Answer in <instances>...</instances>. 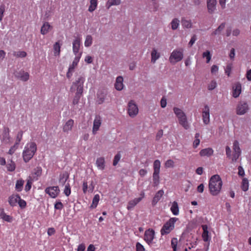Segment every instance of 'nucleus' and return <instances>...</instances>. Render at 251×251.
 <instances>
[{
    "mask_svg": "<svg viewBox=\"0 0 251 251\" xmlns=\"http://www.w3.org/2000/svg\"><path fill=\"white\" fill-rule=\"evenodd\" d=\"M223 182L220 176L215 175L211 176L209 182V189L213 196L218 195L221 190Z\"/></svg>",
    "mask_w": 251,
    "mask_h": 251,
    "instance_id": "obj_1",
    "label": "nucleus"
},
{
    "mask_svg": "<svg viewBox=\"0 0 251 251\" xmlns=\"http://www.w3.org/2000/svg\"><path fill=\"white\" fill-rule=\"evenodd\" d=\"M37 151V145L35 142H29L26 144L22 153L24 161L27 163L33 157Z\"/></svg>",
    "mask_w": 251,
    "mask_h": 251,
    "instance_id": "obj_2",
    "label": "nucleus"
},
{
    "mask_svg": "<svg viewBox=\"0 0 251 251\" xmlns=\"http://www.w3.org/2000/svg\"><path fill=\"white\" fill-rule=\"evenodd\" d=\"M173 109L180 125L185 129H189L190 125L185 113L181 109L177 107H174Z\"/></svg>",
    "mask_w": 251,
    "mask_h": 251,
    "instance_id": "obj_3",
    "label": "nucleus"
},
{
    "mask_svg": "<svg viewBox=\"0 0 251 251\" xmlns=\"http://www.w3.org/2000/svg\"><path fill=\"white\" fill-rule=\"evenodd\" d=\"M85 81V77L84 75L79 76L75 81L73 82L72 85L70 88V91L73 92L76 90V93H82Z\"/></svg>",
    "mask_w": 251,
    "mask_h": 251,
    "instance_id": "obj_4",
    "label": "nucleus"
},
{
    "mask_svg": "<svg viewBox=\"0 0 251 251\" xmlns=\"http://www.w3.org/2000/svg\"><path fill=\"white\" fill-rule=\"evenodd\" d=\"M178 220L177 218H170L162 226L160 232L162 235L168 234L173 230L175 227V223Z\"/></svg>",
    "mask_w": 251,
    "mask_h": 251,
    "instance_id": "obj_5",
    "label": "nucleus"
},
{
    "mask_svg": "<svg viewBox=\"0 0 251 251\" xmlns=\"http://www.w3.org/2000/svg\"><path fill=\"white\" fill-rule=\"evenodd\" d=\"M183 57V53L181 49L174 50L169 57V61L172 64H175L180 61Z\"/></svg>",
    "mask_w": 251,
    "mask_h": 251,
    "instance_id": "obj_6",
    "label": "nucleus"
},
{
    "mask_svg": "<svg viewBox=\"0 0 251 251\" xmlns=\"http://www.w3.org/2000/svg\"><path fill=\"white\" fill-rule=\"evenodd\" d=\"M138 108L136 104L132 100L128 103L127 112L131 118L135 117L138 113Z\"/></svg>",
    "mask_w": 251,
    "mask_h": 251,
    "instance_id": "obj_7",
    "label": "nucleus"
},
{
    "mask_svg": "<svg viewBox=\"0 0 251 251\" xmlns=\"http://www.w3.org/2000/svg\"><path fill=\"white\" fill-rule=\"evenodd\" d=\"M202 119L204 125H207L210 123V108L208 105L204 106L202 111Z\"/></svg>",
    "mask_w": 251,
    "mask_h": 251,
    "instance_id": "obj_8",
    "label": "nucleus"
},
{
    "mask_svg": "<svg viewBox=\"0 0 251 251\" xmlns=\"http://www.w3.org/2000/svg\"><path fill=\"white\" fill-rule=\"evenodd\" d=\"M217 0H206V6L209 14H212L217 10Z\"/></svg>",
    "mask_w": 251,
    "mask_h": 251,
    "instance_id": "obj_9",
    "label": "nucleus"
},
{
    "mask_svg": "<svg viewBox=\"0 0 251 251\" xmlns=\"http://www.w3.org/2000/svg\"><path fill=\"white\" fill-rule=\"evenodd\" d=\"M102 123V118L99 115L95 116L92 128V133L94 135H95L97 131L99 130L100 127Z\"/></svg>",
    "mask_w": 251,
    "mask_h": 251,
    "instance_id": "obj_10",
    "label": "nucleus"
},
{
    "mask_svg": "<svg viewBox=\"0 0 251 251\" xmlns=\"http://www.w3.org/2000/svg\"><path fill=\"white\" fill-rule=\"evenodd\" d=\"M154 238V231L152 229H149L145 231L144 240L149 244H152Z\"/></svg>",
    "mask_w": 251,
    "mask_h": 251,
    "instance_id": "obj_11",
    "label": "nucleus"
},
{
    "mask_svg": "<svg viewBox=\"0 0 251 251\" xmlns=\"http://www.w3.org/2000/svg\"><path fill=\"white\" fill-rule=\"evenodd\" d=\"M59 192L60 190L58 186L49 187L45 189V192L52 198H55L59 194Z\"/></svg>",
    "mask_w": 251,
    "mask_h": 251,
    "instance_id": "obj_12",
    "label": "nucleus"
},
{
    "mask_svg": "<svg viewBox=\"0 0 251 251\" xmlns=\"http://www.w3.org/2000/svg\"><path fill=\"white\" fill-rule=\"evenodd\" d=\"M249 110L248 105L246 102H240L236 108L238 115H242L245 114Z\"/></svg>",
    "mask_w": 251,
    "mask_h": 251,
    "instance_id": "obj_13",
    "label": "nucleus"
},
{
    "mask_svg": "<svg viewBox=\"0 0 251 251\" xmlns=\"http://www.w3.org/2000/svg\"><path fill=\"white\" fill-rule=\"evenodd\" d=\"M145 193L144 192H142L140 194V197L135 198L133 200L130 201L127 206L128 210L132 209L137 204H138L144 197Z\"/></svg>",
    "mask_w": 251,
    "mask_h": 251,
    "instance_id": "obj_14",
    "label": "nucleus"
},
{
    "mask_svg": "<svg viewBox=\"0 0 251 251\" xmlns=\"http://www.w3.org/2000/svg\"><path fill=\"white\" fill-rule=\"evenodd\" d=\"M15 76L22 81H26L29 78V75L28 73L21 70L16 73Z\"/></svg>",
    "mask_w": 251,
    "mask_h": 251,
    "instance_id": "obj_15",
    "label": "nucleus"
},
{
    "mask_svg": "<svg viewBox=\"0 0 251 251\" xmlns=\"http://www.w3.org/2000/svg\"><path fill=\"white\" fill-rule=\"evenodd\" d=\"M233 149L234 151V153L233 154V158L236 160L240 156L241 152V149L239 147V144L238 141H234L233 145Z\"/></svg>",
    "mask_w": 251,
    "mask_h": 251,
    "instance_id": "obj_16",
    "label": "nucleus"
},
{
    "mask_svg": "<svg viewBox=\"0 0 251 251\" xmlns=\"http://www.w3.org/2000/svg\"><path fill=\"white\" fill-rule=\"evenodd\" d=\"M241 92V84L239 82H236L233 86L232 96L234 98L239 97Z\"/></svg>",
    "mask_w": 251,
    "mask_h": 251,
    "instance_id": "obj_17",
    "label": "nucleus"
},
{
    "mask_svg": "<svg viewBox=\"0 0 251 251\" xmlns=\"http://www.w3.org/2000/svg\"><path fill=\"white\" fill-rule=\"evenodd\" d=\"M80 45V38L79 37L76 38L73 43V50L75 55L79 54V50Z\"/></svg>",
    "mask_w": 251,
    "mask_h": 251,
    "instance_id": "obj_18",
    "label": "nucleus"
},
{
    "mask_svg": "<svg viewBox=\"0 0 251 251\" xmlns=\"http://www.w3.org/2000/svg\"><path fill=\"white\" fill-rule=\"evenodd\" d=\"M123 77L119 76L116 78V82L115 83V88L118 91H121L124 88Z\"/></svg>",
    "mask_w": 251,
    "mask_h": 251,
    "instance_id": "obj_19",
    "label": "nucleus"
},
{
    "mask_svg": "<svg viewBox=\"0 0 251 251\" xmlns=\"http://www.w3.org/2000/svg\"><path fill=\"white\" fill-rule=\"evenodd\" d=\"M203 229V233L202 234V237L204 241L208 242L210 240V237L209 236V232L208 231V226L206 225L202 226Z\"/></svg>",
    "mask_w": 251,
    "mask_h": 251,
    "instance_id": "obj_20",
    "label": "nucleus"
},
{
    "mask_svg": "<svg viewBox=\"0 0 251 251\" xmlns=\"http://www.w3.org/2000/svg\"><path fill=\"white\" fill-rule=\"evenodd\" d=\"M69 177V174L65 172L63 173H61L59 175V183L60 185L62 186H64L67 181V180L68 179Z\"/></svg>",
    "mask_w": 251,
    "mask_h": 251,
    "instance_id": "obj_21",
    "label": "nucleus"
},
{
    "mask_svg": "<svg viewBox=\"0 0 251 251\" xmlns=\"http://www.w3.org/2000/svg\"><path fill=\"white\" fill-rule=\"evenodd\" d=\"M74 124V121L72 119H69L67 121L63 127V131L65 132H68L72 130Z\"/></svg>",
    "mask_w": 251,
    "mask_h": 251,
    "instance_id": "obj_22",
    "label": "nucleus"
},
{
    "mask_svg": "<svg viewBox=\"0 0 251 251\" xmlns=\"http://www.w3.org/2000/svg\"><path fill=\"white\" fill-rule=\"evenodd\" d=\"M20 199V196L18 194L12 195L9 197L8 202L11 206H16L18 203V200Z\"/></svg>",
    "mask_w": 251,
    "mask_h": 251,
    "instance_id": "obj_23",
    "label": "nucleus"
},
{
    "mask_svg": "<svg viewBox=\"0 0 251 251\" xmlns=\"http://www.w3.org/2000/svg\"><path fill=\"white\" fill-rule=\"evenodd\" d=\"M96 165L99 170H104L105 168V160L104 157H98L96 160Z\"/></svg>",
    "mask_w": 251,
    "mask_h": 251,
    "instance_id": "obj_24",
    "label": "nucleus"
},
{
    "mask_svg": "<svg viewBox=\"0 0 251 251\" xmlns=\"http://www.w3.org/2000/svg\"><path fill=\"white\" fill-rule=\"evenodd\" d=\"M164 194V191L163 190H159L155 195L152 201V204L155 205L158 201L161 199Z\"/></svg>",
    "mask_w": 251,
    "mask_h": 251,
    "instance_id": "obj_25",
    "label": "nucleus"
},
{
    "mask_svg": "<svg viewBox=\"0 0 251 251\" xmlns=\"http://www.w3.org/2000/svg\"><path fill=\"white\" fill-rule=\"evenodd\" d=\"M160 57V53L157 51L156 49L153 48L151 52V62L153 63H155Z\"/></svg>",
    "mask_w": 251,
    "mask_h": 251,
    "instance_id": "obj_26",
    "label": "nucleus"
},
{
    "mask_svg": "<svg viewBox=\"0 0 251 251\" xmlns=\"http://www.w3.org/2000/svg\"><path fill=\"white\" fill-rule=\"evenodd\" d=\"M213 153V150L210 148H208L201 150L200 152V155L201 156H210Z\"/></svg>",
    "mask_w": 251,
    "mask_h": 251,
    "instance_id": "obj_27",
    "label": "nucleus"
},
{
    "mask_svg": "<svg viewBox=\"0 0 251 251\" xmlns=\"http://www.w3.org/2000/svg\"><path fill=\"white\" fill-rule=\"evenodd\" d=\"M9 129L5 127L2 134L1 140L5 143H7L9 141Z\"/></svg>",
    "mask_w": 251,
    "mask_h": 251,
    "instance_id": "obj_28",
    "label": "nucleus"
},
{
    "mask_svg": "<svg viewBox=\"0 0 251 251\" xmlns=\"http://www.w3.org/2000/svg\"><path fill=\"white\" fill-rule=\"evenodd\" d=\"M170 210L174 215L176 216L179 214V207L177 202L175 201L172 203Z\"/></svg>",
    "mask_w": 251,
    "mask_h": 251,
    "instance_id": "obj_29",
    "label": "nucleus"
},
{
    "mask_svg": "<svg viewBox=\"0 0 251 251\" xmlns=\"http://www.w3.org/2000/svg\"><path fill=\"white\" fill-rule=\"evenodd\" d=\"M181 25L183 28H191L192 27V23L190 20H187L185 18L181 19Z\"/></svg>",
    "mask_w": 251,
    "mask_h": 251,
    "instance_id": "obj_30",
    "label": "nucleus"
},
{
    "mask_svg": "<svg viewBox=\"0 0 251 251\" xmlns=\"http://www.w3.org/2000/svg\"><path fill=\"white\" fill-rule=\"evenodd\" d=\"M51 26L48 22H45L41 28V33L43 35L47 34Z\"/></svg>",
    "mask_w": 251,
    "mask_h": 251,
    "instance_id": "obj_31",
    "label": "nucleus"
},
{
    "mask_svg": "<svg viewBox=\"0 0 251 251\" xmlns=\"http://www.w3.org/2000/svg\"><path fill=\"white\" fill-rule=\"evenodd\" d=\"M61 46L59 42H56L53 45V49L54 55L55 56H59L60 53Z\"/></svg>",
    "mask_w": 251,
    "mask_h": 251,
    "instance_id": "obj_32",
    "label": "nucleus"
},
{
    "mask_svg": "<svg viewBox=\"0 0 251 251\" xmlns=\"http://www.w3.org/2000/svg\"><path fill=\"white\" fill-rule=\"evenodd\" d=\"M90 5L88 8V11L90 12H93L95 11L98 6V0H90Z\"/></svg>",
    "mask_w": 251,
    "mask_h": 251,
    "instance_id": "obj_33",
    "label": "nucleus"
},
{
    "mask_svg": "<svg viewBox=\"0 0 251 251\" xmlns=\"http://www.w3.org/2000/svg\"><path fill=\"white\" fill-rule=\"evenodd\" d=\"M121 3V0H108L106 3V7L109 9L113 5H118Z\"/></svg>",
    "mask_w": 251,
    "mask_h": 251,
    "instance_id": "obj_34",
    "label": "nucleus"
},
{
    "mask_svg": "<svg viewBox=\"0 0 251 251\" xmlns=\"http://www.w3.org/2000/svg\"><path fill=\"white\" fill-rule=\"evenodd\" d=\"M180 21L177 18H174L171 21L170 24L171 25V28L173 30H176L179 25Z\"/></svg>",
    "mask_w": 251,
    "mask_h": 251,
    "instance_id": "obj_35",
    "label": "nucleus"
},
{
    "mask_svg": "<svg viewBox=\"0 0 251 251\" xmlns=\"http://www.w3.org/2000/svg\"><path fill=\"white\" fill-rule=\"evenodd\" d=\"M159 172H153L152 177H153V183L154 186H157L159 183Z\"/></svg>",
    "mask_w": 251,
    "mask_h": 251,
    "instance_id": "obj_36",
    "label": "nucleus"
},
{
    "mask_svg": "<svg viewBox=\"0 0 251 251\" xmlns=\"http://www.w3.org/2000/svg\"><path fill=\"white\" fill-rule=\"evenodd\" d=\"M226 23H222L212 33V35H216L218 34H219L225 28V27Z\"/></svg>",
    "mask_w": 251,
    "mask_h": 251,
    "instance_id": "obj_37",
    "label": "nucleus"
},
{
    "mask_svg": "<svg viewBox=\"0 0 251 251\" xmlns=\"http://www.w3.org/2000/svg\"><path fill=\"white\" fill-rule=\"evenodd\" d=\"M93 43V37L90 35H87L86 36L85 42H84V46L86 47H89L91 46Z\"/></svg>",
    "mask_w": 251,
    "mask_h": 251,
    "instance_id": "obj_38",
    "label": "nucleus"
},
{
    "mask_svg": "<svg viewBox=\"0 0 251 251\" xmlns=\"http://www.w3.org/2000/svg\"><path fill=\"white\" fill-rule=\"evenodd\" d=\"M24 181L22 179L18 180L16 181L15 189L17 191L20 192L22 190Z\"/></svg>",
    "mask_w": 251,
    "mask_h": 251,
    "instance_id": "obj_39",
    "label": "nucleus"
},
{
    "mask_svg": "<svg viewBox=\"0 0 251 251\" xmlns=\"http://www.w3.org/2000/svg\"><path fill=\"white\" fill-rule=\"evenodd\" d=\"M26 52L25 51H14L13 55L16 57L24 58L26 56Z\"/></svg>",
    "mask_w": 251,
    "mask_h": 251,
    "instance_id": "obj_40",
    "label": "nucleus"
},
{
    "mask_svg": "<svg viewBox=\"0 0 251 251\" xmlns=\"http://www.w3.org/2000/svg\"><path fill=\"white\" fill-rule=\"evenodd\" d=\"M0 218L3 220L8 222H11L12 218L9 215H7L3 211L1 212L0 213Z\"/></svg>",
    "mask_w": 251,
    "mask_h": 251,
    "instance_id": "obj_41",
    "label": "nucleus"
},
{
    "mask_svg": "<svg viewBox=\"0 0 251 251\" xmlns=\"http://www.w3.org/2000/svg\"><path fill=\"white\" fill-rule=\"evenodd\" d=\"M161 166L160 161L157 159L153 162V172H159Z\"/></svg>",
    "mask_w": 251,
    "mask_h": 251,
    "instance_id": "obj_42",
    "label": "nucleus"
},
{
    "mask_svg": "<svg viewBox=\"0 0 251 251\" xmlns=\"http://www.w3.org/2000/svg\"><path fill=\"white\" fill-rule=\"evenodd\" d=\"M241 188L243 191H247L249 189V182L247 178H243L242 182Z\"/></svg>",
    "mask_w": 251,
    "mask_h": 251,
    "instance_id": "obj_43",
    "label": "nucleus"
},
{
    "mask_svg": "<svg viewBox=\"0 0 251 251\" xmlns=\"http://www.w3.org/2000/svg\"><path fill=\"white\" fill-rule=\"evenodd\" d=\"M99 201L100 196L98 194L95 195L93 198L92 204L91 207L92 208H96L98 204Z\"/></svg>",
    "mask_w": 251,
    "mask_h": 251,
    "instance_id": "obj_44",
    "label": "nucleus"
},
{
    "mask_svg": "<svg viewBox=\"0 0 251 251\" xmlns=\"http://www.w3.org/2000/svg\"><path fill=\"white\" fill-rule=\"evenodd\" d=\"M82 94V93H75V96L73 99V104L74 105H76L78 103L79 100H80V98Z\"/></svg>",
    "mask_w": 251,
    "mask_h": 251,
    "instance_id": "obj_45",
    "label": "nucleus"
},
{
    "mask_svg": "<svg viewBox=\"0 0 251 251\" xmlns=\"http://www.w3.org/2000/svg\"><path fill=\"white\" fill-rule=\"evenodd\" d=\"M164 165L166 168H174L175 162L172 159H168L165 162Z\"/></svg>",
    "mask_w": 251,
    "mask_h": 251,
    "instance_id": "obj_46",
    "label": "nucleus"
},
{
    "mask_svg": "<svg viewBox=\"0 0 251 251\" xmlns=\"http://www.w3.org/2000/svg\"><path fill=\"white\" fill-rule=\"evenodd\" d=\"M202 57L203 58H206L207 63H209L211 59V55L210 54V51L209 50H207L204 52L202 53Z\"/></svg>",
    "mask_w": 251,
    "mask_h": 251,
    "instance_id": "obj_47",
    "label": "nucleus"
},
{
    "mask_svg": "<svg viewBox=\"0 0 251 251\" xmlns=\"http://www.w3.org/2000/svg\"><path fill=\"white\" fill-rule=\"evenodd\" d=\"M177 245V239L176 238H173L171 240V246L173 249V251H176Z\"/></svg>",
    "mask_w": 251,
    "mask_h": 251,
    "instance_id": "obj_48",
    "label": "nucleus"
},
{
    "mask_svg": "<svg viewBox=\"0 0 251 251\" xmlns=\"http://www.w3.org/2000/svg\"><path fill=\"white\" fill-rule=\"evenodd\" d=\"M42 169L41 167H36L33 171V174L37 177L40 176L42 174Z\"/></svg>",
    "mask_w": 251,
    "mask_h": 251,
    "instance_id": "obj_49",
    "label": "nucleus"
},
{
    "mask_svg": "<svg viewBox=\"0 0 251 251\" xmlns=\"http://www.w3.org/2000/svg\"><path fill=\"white\" fill-rule=\"evenodd\" d=\"M121 158V155L120 153H118L115 155L114 158L113 165V166H115L117 165V164L118 163L119 161H120V159Z\"/></svg>",
    "mask_w": 251,
    "mask_h": 251,
    "instance_id": "obj_50",
    "label": "nucleus"
},
{
    "mask_svg": "<svg viewBox=\"0 0 251 251\" xmlns=\"http://www.w3.org/2000/svg\"><path fill=\"white\" fill-rule=\"evenodd\" d=\"M71 187L70 186V184L69 183H67L65 186L64 193L66 196H69L71 194Z\"/></svg>",
    "mask_w": 251,
    "mask_h": 251,
    "instance_id": "obj_51",
    "label": "nucleus"
},
{
    "mask_svg": "<svg viewBox=\"0 0 251 251\" xmlns=\"http://www.w3.org/2000/svg\"><path fill=\"white\" fill-rule=\"evenodd\" d=\"M19 145L18 143H15V144L12 146L8 151V153L10 154H13L16 150L18 149L19 147Z\"/></svg>",
    "mask_w": 251,
    "mask_h": 251,
    "instance_id": "obj_52",
    "label": "nucleus"
},
{
    "mask_svg": "<svg viewBox=\"0 0 251 251\" xmlns=\"http://www.w3.org/2000/svg\"><path fill=\"white\" fill-rule=\"evenodd\" d=\"M7 169L8 171L12 172L15 169V164L14 162L11 161L10 163L7 165Z\"/></svg>",
    "mask_w": 251,
    "mask_h": 251,
    "instance_id": "obj_53",
    "label": "nucleus"
},
{
    "mask_svg": "<svg viewBox=\"0 0 251 251\" xmlns=\"http://www.w3.org/2000/svg\"><path fill=\"white\" fill-rule=\"evenodd\" d=\"M232 65L231 64H228L225 69V73L228 75V76H229L230 75V73H231V70H232Z\"/></svg>",
    "mask_w": 251,
    "mask_h": 251,
    "instance_id": "obj_54",
    "label": "nucleus"
},
{
    "mask_svg": "<svg viewBox=\"0 0 251 251\" xmlns=\"http://www.w3.org/2000/svg\"><path fill=\"white\" fill-rule=\"evenodd\" d=\"M217 86V83L215 80H212L208 85V89L209 90H213Z\"/></svg>",
    "mask_w": 251,
    "mask_h": 251,
    "instance_id": "obj_55",
    "label": "nucleus"
},
{
    "mask_svg": "<svg viewBox=\"0 0 251 251\" xmlns=\"http://www.w3.org/2000/svg\"><path fill=\"white\" fill-rule=\"evenodd\" d=\"M18 203L20 207L22 208H24L26 205V201L25 200L21 199L20 197V199L18 200Z\"/></svg>",
    "mask_w": 251,
    "mask_h": 251,
    "instance_id": "obj_56",
    "label": "nucleus"
},
{
    "mask_svg": "<svg viewBox=\"0 0 251 251\" xmlns=\"http://www.w3.org/2000/svg\"><path fill=\"white\" fill-rule=\"evenodd\" d=\"M23 134V132L22 131H20L18 133L17 137H16V141L15 143H18V144H20V142H21V141L22 139Z\"/></svg>",
    "mask_w": 251,
    "mask_h": 251,
    "instance_id": "obj_57",
    "label": "nucleus"
},
{
    "mask_svg": "<svg viewBox=\"0 0 251 251\" xmlns=\"http://www.w3.org/2000/svg\"><path fill=\"white\" fill-rule=\"evenodd\" d=\"M63 208V204L61 201H57L54 204V208L55 209L61 210Z\"/></svg>",
    "mask_w": 251,
    "mask_h": 251,
    "instance_id": "obj_58",
    "label": "nucleus"
},
{
    "mask_svg": "<svg viewBox=\"0 0 251 251\" xmlns=\"http://www.w3.org/2000/svg\"><path fill=\"white\" fill-rule=\"evenodd\" d=\"M82 53H79V54H77L76 55H75V57L73 62L74 64H78V63L79 61V60L81 58Z\"/></svg>",
    "mask_w": 251,
    "mask_h": 251,
    "instance_id": "obj_59",
    "label": "nucleus"
},
{
    "mask_svg": "<svg viewBox=\"0 0 251 251\" xmlns=\"http://www.w3.org/2000/svg\"><path fill=\"white\" fill-rule=\"evenodd\" d=\"M136 251H145V248L144 246L139 242H137L136 244Z\"/></svg>",
    "mask_w": 251,
    "mask_h": 251,
    "instance_id": "obj_60",
    "label": "nucleus"
},
{
    "mask_svg": "<svg viewBox=\"0 0 251 251\" xmlns=\"http://www.w3.org/2000/svg\"><path fill=\"white\" fill-rule=\"evenodd\" d=\"M82 187L83 192L84 194H86L87 192H88L89 186L87 182H83Z\"/></svg>",
    "mask_w": 251,
    "mask_h": 251,
    "instance_id": "obj_61",
    "label": "nucleus"
},
{
    "mask_svg": "<svg viewBox=\"0 0 251 251\" xmlns=\"http://www.w3.org/2000/svg\"><path fill=\"white\" fill-rule=\"evenodd\" d=\"M88 186H89L88 192L92 193L95 188V184H94V181L93 180H91L90 181V183L89 185H88Z\"/></svg>",
    "mask_w": 251,
    "mask_h": 251,
    "instance_id": "obj_62",
    "label": "nucleus"
},
{
    "mask_svg": "<svg viewBox=\"0 0 251 251\" xmlns=\"http://www.w3.org/2000/svg\"><path fill=\"white\" fill-rule=\"evenodd\" d=\"M160 105L161 107L165 108L167 105V100L165 97H163L160 101Z\"/></svg>",
    "mask_w": 251,
    "mask_h": 251,
    "instance_id": "obj_63",
    "label": "nucleus"
},
{
    "mask_svg": "<svg viewBox=\"0 0 251 251\" xmlns=\"http://www.w3.org/2000/svg\"><path fill=\"white\" fill-rule=\"evenodd\" d=\"M218 70H219L218 66L216 65H213L211 67V72L212 74H215L216 73L218 72Z\"/></svg>",
    "mask_w": 251,
    "mask_h": 251,
    "instance_id": "obj_64",
    "label": "nucleus"
}]
</instances>
